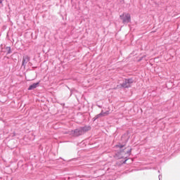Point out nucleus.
Wrapping results in <instances>:
<instances>
[{"instance_id":"4","label":"nucleus","mask_w":180,"mask_h":180,"mask_svg":"<svg viewBox=\"0 0 180 180\" xmlns=\"http://www.w3.org/2000/svg\"><path fill=\"white\" fill-rule=\"evenodd\" d=\"M30 61V57L27 55H25L22 57V67H23L24 68H26V64H27V63Z\"/></svg>"},{"instance_id":"7","label":"nucleus","mask_w":180,"mask_h":180,"mask_svg":"<svg viewBox=\"0 0 180 180\" xmlns=\"http://www.w3.org/2000/svg\"><path fill=\"white\" fill-rule=\"evenodd\" d=\"M125 146H126V144L122 145V144H120V143H118L117 145L115 146V147H116L117 148H123L125 147Z\"/></svg>"},{"instance_id":"11","label":"nucleus","mask_w":180,"mask_h":180,"mask_svg":"<svg viewBox=\"0 0 180 180\" xmlns=\"http://www.w3.org/2000/svg\"><path fill=\"white\" fill-rule=\"evenodd\" d=\"M161 178H162V175L160 174V175L158 176L159 180H161Z\"/></svg>"},{"instance_id":"13","label":"nucleus","mask_w":180,"mask_h":180,"mask_svg":"<svg viewBox=\"0 0 180 180\" xmlns=\"http://www.w3.org/2000/svg\"><path fill=\"white\" fill-rule=\"evenodd\" d=\"M127 161V160H126L124 162V164H125Z\"/></svg>"},{"instance_id":"5","label":"nucleus","mask_w":180,"mask_h":180,"mask_svg":"<svg viewBox=\"0 0 180 180\" xmlns=\"http://www.w3.org/2000/svg\"><path fill=\"white\" fill-rule=\"evenodd\" d=\"M39 85H40V82H37L36 83H34L31 85H30V86L28 87V91H33V89H36V88H37L39 86Z\"/></svg>"},{"instance_id":"12","label":"nucleus","mask_w":180,"mask_h":180,"mask_svg":"<svg viewBox=\"0 0 180 180\" xmlns=\"http://www.w3.org/2000/svg\"><path fill=\"white\" fill-rule=\"evenodd\" d=\"M2 2H4V0H0V8H1V5H2Z\"/></svg>"},{"instance_id":"3","label":"nucleus","mask_w":180,"mask_h":180,"mask_svg":"<svg viewBox=\"0 0 180 180\" xmlns=\"http://www.w3.org/2000/svg\"><path fill=\"white\" fill-rule=\"evenodd\" d=\"M120 19L122 20L124 25H127V23L131 22V16L130 15V13H124L122 15H120Z\"/></svg>"},{"instance_id":"9","label":"nucleus","mask_w":180,"mask_h":180,"mask_svg":"<svg viewBox=\"0 0 180 180\" xmlns=\"http://www.w3.org/2000/svg\"><path fill=\"white\" fill-rule=\"evenodd\" d=\"M126 154H128V155H130V154H131V149H129L128 151H127Z\"/></svg>"},{"instance_id":"8","label":"nucleus","mask_w":180,"mask_h":180,"mask_svg":"<svg viewBox=\"0 0 180 180\" xmlns=\"http://www.w3.org/2000/svg\"><path fill=\"white\" fill-rule=\"evenodd\" d=\"M6 49L7 50V53H6L7 56H8V54H11V53H12V50L11 49V46H7Z\"/></svg>"},{"instance_id":"10","label":"nucleus","mask_w":180,"mask_h":180,"mask_svg":"<svg viewBox=\"0 0 180 180\" xmlns=\"http://www.w3.org/2000/svg\"><path fill=\"white\" fill-rule=\"evenodd\" d=\"M105 115H109V112L106 111V112H103V116H105Z\"/></svg>"},{"instance_id":"1","label":"nucleus","mask_w":180,"mask_h":180,"mask_svg":"<svg viewBox=\"0 0 180 180\" xmlns=\"http://www.w3.org/2000/svg\"><path fill=\"white\" fill-rule=\"evenodd\" d=\"M89 130H91V126L85 125L84 127H80L77 129L71 130L70 134L73 137H79V136L85 134V133L89 131Z\"/></svg>"},{"instance_id":"2","label":"nucleus","mask_w":180,"mask_h":180,"mask_svg":"<svg viewBox=\"0 0 180 180\" xmlns=\"http://www.w3.org/2000/svg\"><path fill=\"white\" fill-rule=\"evenodd\" d=\"M133 82H134L133 78L124 79L122 83L120 84V86L124 89H129V88H131Z\"/></svg>"},{"instance_id":"6","label":"nucleus","mask_w":180,"mask_h":180,"mask_svg":"<svg viewBox=\"0 0 180 180\" xmlns=\"http://www.w3.org/2000/svg\"><path fill=\"white\" fill-rule=\"evenodd\" d=\"M102 116H103V111H102L100 114L96 115L93 118V122H95V120H97V119H99V117H102Z\"/></svg>"},{"instance_id":"14","label":"nucleus","mask_w":180,"mask_h":180,"mask_svg":"<svg viewBox=\"0 0 180 180\" xmlns=\"http://www.w3.org/2000/svg\"><path fill=\"white\" fill-rule=\"evenodd\" d=\"M98 108H102V106H101V105H98Z\"/></svg>"}]
</instances>
